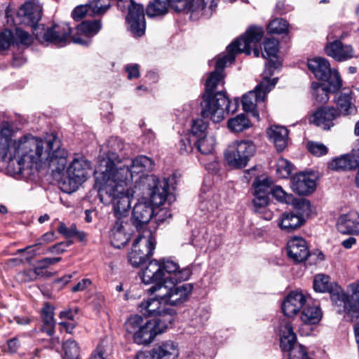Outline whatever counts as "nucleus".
I'll use <instances>...</instances> for the list:
<instances>
[{"label": "nucleus", "instance_id": "1", "mask_svg": "<svg viewBox=\"0 0 359 359\" xmlns=\"http://www.w3.org/2000/svg\"><path fill=\"white\" fill-rule=\"evenodd\" d=\"M60 146V140L54 134L48 135L46 140L32 135L14 141L11 139L7 171L13 175L48 165L51 171L61 172L67 163V151Z\"/></svg>", "mask_w": 359, "mask_h": 359}, {"label": "nucleus", "instance_id": "2", "mask_svg": "<svg viewBox=\"0 0 359 359\" xmlns=\"http://www.w3.org/2000/svg\"><path fill=\"white\" fill-rule=\"evenodd\" d=\"M248 34L250 39L243 41H233L226 47V53L219 55L215 64V69L212 72L205 82V91L203 95L201 115L203 118L211 119L215 123H219L230 113H234L238 107V100L235 99L231 102L229 97L223 91L214 93L216 87L224 84L223 69L231 65L238 53H245L250 55V46L259 41L262 32L260 29H250Z\"/></svg>", "mask_w": 359, "mask_h": 359}, {"label": "nucleus", "instance_id": "3", "mask_svg": "<svg viewBox=\"0 0 359 359\" xmlns=\"http://www.w3.org/2000/svg\"><path fill=\"white\" fill-rule=\"evenodd\" d=\"M101 170L95 177L100 201L104 204L112 203L116 219L127 220V213L130 208L131 197L137 192L130 187V183L114 176L111 165Z\"/></svg>", "mask_w": 359, "mask_h": 359}, {"label": "nucleus", "instance_id": "4", "mask_svg": "<svg viewBox=\"0 0 359 359\" xmlns=\"http://www.w3.org/2000/svg\"><path fill=\"white\" fill-rule=\"evenodd\" d=\"M135 189L147 191L150 202L140 201L135 204L133 210L132 222L137 230L144 229L154 216L155 206L163 204L168 195L169 183L168 180H160L154 175L141 177Z\"/></svg>", "mask_w": 359, "mask_h": 359}, {"label": "nucleus", "instance_id": "5", "mask_svg": "<svg viewBox=\"0 0 359 359\" xmlns=\"http://www.w3.org/2000/svg\"><path fill=\"white\" fill-rule=\"evenodd\" d=\"M350 287L352 294L346 295L337 283L330 282L327 275L317 274L313 279L314 290L319 292H329L332 302L339 307L338 313L359 312V281L351 284Z\"/></svg>", "mask_w": 359, "mask_h": 359}, {"label": "nucleus", "instance_id": "6", "mask_svg": "<svg viewBox=\"0 0 359 359\" xmlns=\"http://www.w3.org/2000/svg\"><path fill=\"white\" fill-rule=\"evenodd\" d=\"M67 165V164L65 165ZM90 170V163L83 156L74 158L68 167L65 166L61 172L52 171L54 177L59 178L61 189L66 193L75 191L84 182Z\"/></svg>", "mask_w": 359, "mask_h": 359}, {"label": "nucleus", "instance_id": "7", "mask_svg": "<svg viewBox=\"0 0 359 359\" xmlns=\"http://www.w3.org/2000/svg\"><path fill=\"white\" fill-rule=\"evenodd\" d=\"M278 66L276 61L270 60L266 65L262 81L255 87L243 95L242 99L243 109L246 112H250L255 118L259 120V114L256 110L257 102H263L266 94L273 88L277 83L278 78L271 80L269 76L273 75V71Z\"/></svg>", "mask_w": 359, "mask_h": 359}, {"label": "nucleus", "instance_id": "8", "mask_svg": "<svg viewBox=\"0 0 359 359\" xmlns=\"http://www.w3.org/2000/svg\"><path fill=\"white\" fill-rule=\"evenodd\" d=\"M154 294L156 295L154 298L142 302L139 306V309L143 315L154 318L150 320L155 323V327L162 333L172 323L176 311L168 306L166 303L158 297V292Z\"/></svg>", "mask_w": 359, "mask_h": 359}, {"label": "nucleus", "instance_id": "9", "mask_svg": "<svg viewBox=\"0 0 359 359\" xmlns=\"http://www.w3.org/2000/svg\"><path fill=\"white\" fill-rule=\"evenodd\" d=\"M125 329L128 334L133 335L135 343L137 344H149L157 334H161L152 320L145 321L139 315L130 316L125 323Z\"/></svg>", "mask_w": 359, "mask_h": 359}, {"label": "nucleus", "instance_id": "10", "mask_svg": "<svg viewBox=\"0 0 359 359\" xmlns=\"http://www.w3.org/2000/svg\"><path fill=\"white\" fill-rule=\"evenodd\" d=\"M255 150V145L252 142L237 140L229 145L224 152V158L230 166L242 168L247 165Z\"/></svg>", "mask_w": 359, "mask_h": 359}, {"label": "nucleus", "instance_id": "11", "mask_svg": "<svg viewBox=\"0 0 359 359\" xmlns=\"http://www.w3.org/2000/svg\"><path fill=\"white\" fill-rule=\"evenodd\" d=\"M192 290L193 286L190 283L174 285L170 287L165 284H157L151 286L148 291L150 294L158 292V297L170 306L183 304L187 300Z\"/></svg>", "mask_w": 359, "mask_h": 359}, {"label": "nucleus", "instance_id": "12", "mask_svg": "<svg viewBox=\"0 0 359 359\" xmlns=\"http://www.w3.org/2000/svg\"><path fill=\"white\" fill-rule=\"evenodd\" d=\"M72 29L68 23L53 24L44 27L43 25L34 28L36 39L41 43H53L63 46L70 36Z\"/></svg>", "mask_w": 359, "mask_h": 359}, {"label": "nucleus", "instance_id": "13", "mask_svg": "<svg viewBox=\"0 0 359 359\" xmlns=\"http://www.w3.org/2000/svg\"><path fill=\"white\" fill-rule=\"evenodd\" d=\"M307 66L317 79L327 81L334 91H337L341 87L342 81L339 72L330 68V62L327 59L318 57L309 59Z\"/></svg>", "mask_w": 359, "mask_h": 359}, {"label": "nucleus", "instance_id": "14", "mask_svg": "<svg viewBox=\"0 0 359 359\" xmlns=\"http://www.w3.org/2000/svg\"><path fill=\"white\" fill-rule=\"evenodd\" d=\"M108 165H111V170L114 176L119 177L128 182L133 181L134 174H139L144 171H149L153 168L151 159L145 156H140L135 158L130 165H121L116 167L114 163L110 161L106 163V168Z\"/></svg>", "mask_w": 359, "mask_h": 359}, {"label": "nucleus", "instance_id": "15", "mask_svg": "<svg viewBox=\"0 0 359 359\" xmlns=\"http://www.w3.org/2000/svg\"><path fill=\"white\" fill-rule=\"evenodd\" d=\"M123 4H126L128 7L126 19L129 25L130 31L134 36H142L144 34L146 27L143 6L135 3L134 0H124Z\"/></svg>", "mask_w": 359, "mask_h": 359}, {"label": "nucleus", "instance_id": "16", "mask_svg": "<svg viewBox=\"0 0 359 359\" xmlns=\"http://www.w3.org/2000/svg\"><path fill=\"white\" fill-rule=\"evenodd\" d=\"M340 116L338 109L333 107H321L318 108L309 117V122L328 130L334 126V121Z\"/></svg>", "mask_w": 359, "mask_h": 359}, {"label": "nucleus", "instance_id": "17", "mask_svg": "<svg viewBox=\"0 0 359 359\" xmlns=\"http://www.w3.org/2000/svg\"><path fill=\"white\" fill-rule=\"evenodd\" d=\"M252 203L255 210L266 207L269 201V194L271 191V182L268 178L257 177L252 183Z\"/></svg>", "mask_w": 359, "mask_h": 359}, {"label": "nucleus", "instance_id": "18", "mask_svg": "<svg viewBox=\"0 0 359 359\" xmlns=\"http://www.w3.org/2000/svg\"><path fill=\"white\" fill-rule=\"evenodd\" d=\"M108 6L107 0H91L86 4L76 6L72 16L74 20L79 21L86 15H101L107 11Z\"/></svg>", "mask_w": 359, "mask_h": 359}, {"label": "nucleus", "instance_id": "19", "mask_svg": "<svg viewBox=\"0 0 359 359\" xmlns=\"http://www.w3.org/2000/svg\"><path fill=\"white\" fill-rule=\"evenodd\" d=\"M102 28L100 20L83 21L77 26V35L72 36V41L82 46H88L90 38L98 33Z\"/></svg>", "mask_w": 359, "mask_h": 359}, {"label": "nucleus", "instance_id": "20", "mask_svg": "<svg viewBox=\"0 0 359 359\" xmlns=\"http://www.w3.org/2000/svg\"><path fill=\"white\" fill-rule=\"evenodd\" d=\"M140 275L142 283L146 285L163 284V282L167 279L163 271L161 262L156 259L149 262L147 266L141 271Z\"/></svg>", "mask_w": 359, "mask_h": 359}, {"label": "nucleus", "instance_id": "21", "mask_svg": "<svg viewBox=\"0 0 359 359\" xmlns=\"http://www.w3.org/2000/svg\"><path fill=\"white\" fill-rule=\"evenodd\" d=\"M287 253L294 262L301 263L311 255L306 241L301 237L291 238L287 244Z\"/></svg>", "mask_w": 359, "mask_h": 359}, {"label": "nucleus", "instance_id": "22", "mask_svg": "<svg viewBox=\"0 0 359 359\" xmlns=\"http://www.w3.org/2000/svg\"><path fill=\"white\" fill-rule=\"evenodd\" d=\"M42 8L38 2H26L19 9L18 16L22 23L29 25L34 29L41 18Z\"/></svg>", "mask_w": 359, "mask_h": 359}, {"label": "nucleus", "instance_id": "23", "mask_svg": "<svg viewBox=\"0 0 359 359\" xmlns=\"http://www.w3.org/2000/svg\"><path fill=\"white\" fill-rule=\"evenodd\" d=\"M291 187L299 195L311 194L316 187L315 175L305 172L297 174L291 180Z\"/></svg>", "mask_w": 359, "mask_h": 359}, {"label": "nucleus", "instance_id": "24", "mask_svg": "<svg viewBox=\"0 0 359 359\" xmlns=\"http://www.w3.org/2000/svg\"><path fill=\"white\" fill-rule=\"evenodd\" d=\"M127 220L119 217L116 219L109 232L111 244L116 248L124 247L130 239L129 234L126 231Z\"/></svg>", "mask_w": 359, "mask_h": 359}, {"label": "nucleus", "instance_id": "25", "mask_svg": "<svg viewBox=\"0 0 359 359\" xmlns=\"http://www.w3.org/2000/svg\"><path fill=\"white\" fill-rule=\"evenodd\" d=\"M326 54L337 62H343L354 57V51L351 46L343 44L337 40L330 42L325 46Z\"/></svg>", "mask_w": 359, "mask_h": 359}, {"label": "nucleus", "instance_id": "26", "mask_svg": "<svg viewBox=\"0 0 359 359\" xmlns=\"http://www.w3.org/2000/svg\"><path fill=\"white\" fill-rule=\"evenodd\" d=\"M178 355V346L171 340L156 345L149 352L151 359H175Z\"/></svg>", "mask_w": 359, "mask_h": 359}, {"label": "nucleus", "instance_id": "27", "mask_svg": "<svg viewBox=\"0 0 359 359\" xmlns=\"http://www.w3.org/2000/svg\"><path fill=\"white\" fill-rule=\"evenodd\" d=\"M337 227L341 233L359 235V214L351 211L341 215L337 220Z\"/></svg>", "mask_w": 359, "mask_h": 359}, {"label": "nucleus", "instance_id": "28", "mask_svg": "<svg viewBox=\"0 0 359 359\" xmlns=\"http://www.w3.org/2000/svg\"><path fill=\"white\" fill-rule=\"evenodd\" d=\"M163 271L169 275L166 277L174 282L183 281L187 280L191 274V270L189 267L180 269L179 264L172 260H163L161 262Z\"/></svg>", "mask_w": 359, "mask_h": 359}, {"label": "nucleus", "instance_id": "29", "mask_svg": "<svg viewBox=\"0 0 359 359\" xmlns=\"http://www.w3.org/2000/svg\"><path fill=\"white\" fill-rule=\"evenodd\" d=\"M305 303L306 297L302 292H291L283 302V312L285 316L292 317L298 313Z\"/></svg>", "mask_w": 359, "mask_h": 359}, {"label": "nucleus", "instance_id": "30", "mask_svg": "<svg viewBox=\"0 0 359 359\" xmlns=\"http://www.w3.org/2000/svg\"><path fill=\"white\" fill-rule=\"evenodd\" d=\"M16 130L8 121L0 123V161H5L8 163V147L11 146V139Z\"/></svg>", "mask_w": 359, "mask_h": 359}, {"label": "nucleus", "instance_id": "31", "mask_svg": "<svg viewBox=\"0 0 359 359\" xmlns=\"http://www.w3.org/2000/svg\"><path fill=\"white\" fill-rule=\"evenodd\" d=\"M305 222L302 215L292 211H286L280 215L278 219V226L281 230L291 232L302 226Z\"/></svg>", "mask_w": 359, "mask_h": 359}, {"label": "nucleus", "instance_id": "32", "mask_svg": "<svg viewBox=\"0 0 359 359\" xmlns=\"http://www.w3.org/2000/svg\"><path fill=\"white\" fill-rule=\"evenodd\" d=\"M267 135L276 147L278 151H282L287 145L288 130L286 128L273 126L266 131Z\"/></svg>", "mask_w": 359, "mask_h": 359}, {"label": "nucleus", "instance_id": "33", "mask_svg": "<svg viewBox=\"0 0 359 359\" xmlns=\"http://www.w3.org/2000/svg\"><path fill=\"white\" fill-rule=\"evenodd\" d=\"M107 147L109 148V155L107 158H104L101 161L100 165V172L101 170L106 169V163L109 161L114 163L116 167H118L120 165H117L119 163L118 151H121L125 147L124 143L116 137H111L107 142Z\"/></svg>", "mask_w": 359, "mask_h": 359}, {"label": "nucleus", "instance_id": "34", "mask_svg": "<svg viewBox=\"0 0 359 359\" xmlns=\"http://www.w3.org/2000/svg\"><path fill=\"white\" fill-rule=\"evenodd\" d=\"M175 0H153L147 5L146 13L148 17L162 16L168 12L169 7L176 12L174 6Z\"/></svg>", "mask_w": 359, "mask_h": 359}, {"label": "nucleus", "instance_id": "35", "mask_svg": "<svg viewBox=\"0 0 359 359\" xmlns=\"http://www.w3.org/2000/svg\"><path fill=\"white\" fill-rule=\"evenodd\" d=\"M358 165L359 158H355L351 153L336 158L329 163V168L335 171L352 170Z\"/></svg>", "mask_w": 359, "mask_h": 359}, {"label": "nucleus", "instance_id": "36", "mask_svg": "<svg viewBox=\"0 0 359 359\" xmlns=\"http://www.w3.org/2000/svg\"><path fill=\"white\" fill-rule=\"evenodd\" d=\"M141 245L144 247V250L146 252H142L138 245L136 244H133L130 252L128 254V261L131 264V265L134 267H138L142 264H143L147 259H148L151 257V250L149 248H147V241L144 240L141 241Z\"/></svg>", "mask_w": 359, "mask_h": 359}, {"label": "nucleus", "instance_id": "37", "mask_svg": "<svg viewBox=\"0 0 359 359\" xmlns=\"http://www.w3.org/2000/svg\"><path fill=\"white\" fill-rule=\"evenodd\" d=\"M335 103L339 109V112L344 116L355 114L356 109L352 102L351 94L342 93L335 98Z\"/></svg>", "mask_w": 359, "mask_h": 359}, {"label": "nucleus", "instance_id": "38", "mask_svg": "<svg viewBox=\"0 0 359 359\" xmlns=\"http://www.w3.org/2000/svg\"><path fill=\"white\" fill-rule=\"evenodd\" d=\"M176 12L194 13L204 9L203 0H175Z\"/></svg>", "mask_w": 359, "mask_h": 359}, {"label": "nucleus", "instance_id": "39", "mask_svg": "<svg viewBox=\"0 0 359 359\" xmlns=\"http://www.w3.org/2000/svg\"><path fill=\"white\" fill-rule=\"evenodd\" d=\"M43 320L42 330L49 336H52L55 332V321L54 320L53 308L48 304H45L41 311Z\"/></svg>", "mask_w": 359, "mask_h": 359}, {"label": "nucleus", "instance_id": "40", "mask_svg": "<svg viewBox=\"0 0 359 359\" xmlns=\"http://www.w3.org/2000/svg\"><path fill=\"white\" fill-rule=\"evenodd\" d=\"M311 89L313 98L317 102L321 104H325L329 100L330 92H334L330 86L316 82L312 83Z\"/></svg>", "mask_w": 359, "mask_h": 359}, {"label": "nucleus", "instance_id": "41", "mask_svg": "<svg viewBox=\"0 0 359 359\" xmlns=\"http://www.w3.org/2000/svg\"><path fill=\"white\" fill-rule=\"evenodd\" d=\"M322 318V313L318 306H306L301 314L302 320L306 324H316Z\"/></svg>", "mask_w": 359, "mask_h": 359}, {"label": "nucleus", "instance_id": "42", "mask_svg": "<svg viewBox=\"0 0 359 359\" xmlns=\"http://www.w3.org/2000/svg\"><path fill=\"white\" fill-rule=\"evenodd\" d=\"M146 240L147 242L146 247L147 248H149L151 250V257L153 255V252L156 247V240L152 233V232L149 229H144L142 233H140L137 237L135 239L133 244H136L140 246L137 247L141 250L142 252H146L144 247L142 246L140 243H142L141 241Z\"/></svg>", "mask_w": 359, "mask_h": 359}, {"label": "nucleus", "instance_id": "43", "mask_svg": "<svg viewBox=\"0 0 359 359\" xmlns=\"http://www.w3.org/2000/svg\"><path fill=\"white\" fill-rule=\"evenodd\" d=\"M229 128L235 133L242 132L251 127L250 120L244 114H239L228 121Z\"/></svg>", "mask_w": 359, "mask_h": 359}, {"label": "nucleus", "instance_id": "44", "mask_svg": "<svg viewBox=\"0 0 359 359\" xmlns=\"http://www.w3.org/2000/svg\"><path fill=\"white\" fill-rule=\"evenodd\" d=\"M215 143V139L212 137H207L206 135L197 138V141H194V146L202 154H211L213 151Z\"/></svg>", "mask_w": 359, "mask_h": 359}, {"label": "nucleus", "instance_id": "45", "mask_svg": "<svg viewBox=\"0 0 359 359\" xmlns=\"http://www.w3.org/2000/svg\"><path fill=\"white\" fill-rule=\"evenodd\" d=\"M208 124L201 118L193 120L191 130L188 135L193 138L194 141H197V138L203 137L206 135Z\"/></svg>", "mask_w": 359, "mask_h": 359}, {"label": "nucleus", "instance_id": "46", "mask_svg": "<svg viewBox=\"0 0 359 359\" xmlns=\"http://www.w3.org/2000/svg\"><path fill=\"white\" fill-rule=\"evenodd\" d=\"M13 43L17 46H23L28 47L33 42V37L29 32L24 31L21 28H16L13 32Z\"/></svg>", "mask_w": 359, "mask_h": 359}, {"label": "nucleus", "instance_id": "47", "mask_svg": "<svg viewBox=\"0 0 359 359\" xmlns=\"http://www.w3.org/2000/svg\"><path fill=\"white\" fill-rule=\"evenodd\" d=\"M65 352L63 359H79L80 348L77 342L73 339H68L62 344Z\"/></svg>", "mask_w": 359, "mask_h": 359}, {"label": "nucleus", "instance_id": "48", "mask_svg": "<svg viewBox=\"0 0 359 359\" xmlns=\"http://www.w3.org/2000/svg\"><path fill=\"white\" fill-rule=\"evenodd\" d=\"M278 41L274 38H269L264 41L262 56L265 58L276 57L278 51Z\"/></svg>", "mask_w": 359, "mask_h": 359}, {"label": "nucleus", "instance_id": "49", "mask_svg": "<svg viewBox=\"0 0 359 359\" xmlns=\"http://www.w3.org/2000/svg\"><path fill=\"white\" fill-rule=\"evenodd\" d=\"M271 194L279 202L287 204L293 203L294 198L292 194H287L280 186L271 187Z\"/></svg>", "mask_w": 359, "mask_h": 359}, {"label": "nucleus", "instance_id": "50", "mask_svg": "<svg viewBox=\"0 0 359 359\" xmlns=\"http://www.w3.org/2000/svg\"><path fill=\"white\" fill-rule=\"evenodd\" d=\"M287 22L283 18H276L271 20L268 27V31L273 34H283L287 31L288 29Z\"/></svg>", "mask_w": 359, "mask_h": 359}, {"label": "nucleus", "instance_id": "51", "mask_svg": "<svg viewBox=\"0 0 359 359\" xmlns=\"http://www.w3.org/2000/svg\"><path fill=\"white\" fill-rule=\"evenodd\" d=\"M293 170V165L287 160L280 158L276 163V172L280 177H288Z\"/></svg>", "mask_w": 359, "mask_h": 359}, {"label": "nucleus", "instance_id": "52", "mask_svg": "<svg viewBox=\"0 0 359 359\" xmlns=\"http://www.w3.org/2000/svg\"><path fill=\"white\" fill-rule=\"evenodd\" d=\"M194 147L193 138L187 134L181 138L178 144L180 153L182 155L191 153Z\"/></svg>", "mask_w": 359, "mask_h": 359}, {"label": "nucleus", "instance_id": "53", "mask_svg": "<svg viewBox=\"0 0 359 359\" xmlns=\"http://www.w3.org/2000/svg\"><path fill=\"white\" fill-rule=\"evenodd\" d=\"M294 204L296 210L298 211L296 213L302 215L303 218L311 213V205L309 200L301 198L296 201Z\"/></svg>", "mask_w": 359, "mask_h": 359}, {"label": "nucleus", "instance_id": "54", "mask_svg": "<svg viewBox=\"0 0 359 359\" xmlns=\"http://www.w3.org/2000/svg\"><path fill=\"white\" fill-rule=\"evenodd\" d=\"M171 217L172 214L168 209L165 208H160L159 206H156L152 218L158 225H160L170 219Z\"/></svg>", "mask_w": 359, "mask_h": 359}, {"label": "nucleus", "instance_id": "55", "mask_svg": "<svg viewBox=\"0 0 359 359\" xmlns=\"http://www.w3.org/2000/svg\"><path fill=\"white\" fill-rule=\"evenodd\" d=\"M307 149L313 155L321 156L327 153V148L322 143L316 142H309L307 143Z\"/></svg>", "mask_w": 359, "mask_h": 359}, {"label": "nucleus", "instance_id": "56", "mask_svg": "<svg viewBox=\"0 0 359 359\" xmlns=\"http://www.w3.org/2000/svg\"><path fill=\"white\" fill-rule=\"evenodd\" d=\"M13 34L8 29L0 32V51L8 49L13 43Z\"/></svg>", "mask_w": 359, "mask_h": 359}, {"label": "nucleus", "instance_id": "57", "mask_svg": "<svg viewBox=\"0 0 359 359\" xmlns=\"http://www.w3.org/2000/svg\"><path fill=\"white\" fill-rule=\"evenodd\" d=\"M260 29V30L262 31V37L260 38V39H259V41H257V42H256V43H253V44H252V45L250 46V54L251 53V50H252V49H253L254 55H255V57H259V50L257 48H255V47L257 46V44L260 41V40H261V39H262V38L263 37V35H264V31H263L262 28H261V27H250V28H249V29L246 31L245 34L243 36H241V37H240V38L237 39H236V40H235L234 41H243V40H247V39H250V37H251V36H252V35H251V34H248V32H249L250 29Z\"/></svg>", "mask_w": 359, "mask_h": 359}, {"label": "nucleus", "instance_id": "58", "mask_svg": "<svg viewBox=\"0 0 359 359\" xmlns=\"http://www.w3.org/2000/svg\"><path fill=\"white\" fill-rule=\"evenodd\" d=\"M55 239V233L53 231H50V232H47L46 233H44L38 241L37 243H36L35 245H32V246H28L25 249H21V250H19L18 252H22V251H25L27 250H29V249H31L32 248L34 247V246H38V245H43L44 243H50V242H52Z\"/></svg>", "mask_w": 359, "mask_h": 359}, {"label": "nucleus", "instance_id": "59", "mask_svg": "<svg viewBox=\"0 0 359 359\" xmlns=\"http://www.w3.org/2000/svg\"><path fill=\"white\" fill-rule=\"evenodd\" d=\"M219 202V196L217 194L212 196V200L205 198L202 201L203 208H206L208 211H213L217 208Z\"/></svg>", "mask_w": 359, "mask_h": 359}, {"label": "nucleus", "instance_id": "60", "mask_svg": "<svg viewBox=\"0 0 359 359\" xmlns=\"http://www.w3.org/2000/svg\"><path fill=\"white\" fill-rule=\"evenodd\" d=\"M125 71L127 72V77L130 80L137 79L140 75L139 65L137 64L127 65L125 67Z\"/></svg>", "mask_w": 359, "mask_h": 359}, {"label": "nucleus", "instance_id": "61", "mask_svg": "<svg viewBox=\"0 0 359 359\" xmlns=\"http://www.w3.org/2000/svg\"><path fill=\"white\" fill-rule=\"evenodd\" d=\"M17 278L21 282H30L36 280L35 274L32 269L25 270L17 274Z\"/></svg>", "mask_w": 359, "mask_h": 359}, {"label": "nucleus", "instance_id": "62", "mask_svg": "<svg viewBox=\"0 0 359 359\" xmlns=\"http://www.w3.org/2000/svg\"><path fill=\"white\" fill-rule=\"evenodd\" d=\"M71 241L58 243L48 249L49 252L61 254L65 251L66 248L72 245Z\"/></svg>", "mask_w": 359, "mask_h": 359}, {"label": "nucleus", "instance_id": "63", "mask_svg": "<svg viewBox=\"0 0 359 359\" xmlns=\"http://www.w3.org/2000/svg\"><path fill=\"white\" fill-rule=\"evenodd\" d=\"M62 260L61 257H54V258H50L46 257L43 258L41 260H39L37 262V264H41L42 267L46 269L50 265H53Z\"/></svg>", "mask_w": 359, "mask_h": 359}, {"label": "nucleus", "instance_id": "64", "mask_svg": "<svg viewBox=\"0 0 359 359\" xmlns=\"http://www.w3.org/2000/svg\"><path fill=\"white\" fill-rule=\"evenodd\" d=\"M91 283L90 280L87 278L83 279L81 281L79 282L76 285H74L72 288V291L73 292H76L79 291L84 290L88 285Z\"/></svg>", "mask_w": 359, "mask_h": 359}]
</instances>
